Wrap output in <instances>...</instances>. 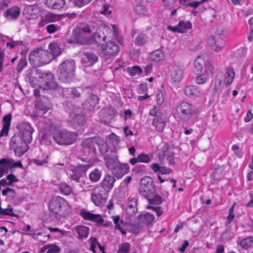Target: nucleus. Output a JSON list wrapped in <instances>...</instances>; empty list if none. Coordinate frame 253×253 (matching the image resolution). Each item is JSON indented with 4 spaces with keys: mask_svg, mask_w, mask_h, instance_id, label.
Instances as JSON below:
<instances>
[{
    "mask_svg": "<svg viewBox=\"0 0 253 253\" xmlns=\"http://www.w3.org/2000/svg\"><path fill=\"white\" fill-rule=\"evenodd\" d=\"M27 64V62L26 58L23 57L21 58L17 67L18 72H21Z\"/></svg>",
    "mask_w": 253,
    "mask_h": 253,
    "instance_id": "obj_51",
    "label": "nucleus"
},
{
    "mask_svg": "<svg viewBox=\"0 0 253 253\" xmlns=\"http://www.w3.org/2000/svg\"><path fill=\"white\" fill-rule=\"evenodd\" d=\"M56 17L55 15L51 13H48L42 17L39 25L40 26H43L45 24L48 22H51L55 21Z\"/></svg>",
    "mask_w": 253,
    "mask_h": 253,
    "instance_id": "obj_38",
    "label": "nucleus"
},
{
    "mask_svg": "<svg viewBox=\"0 0 253 253\" xmlns=\"http://www.w3.org/2000/svg\"><path fill=\"white\" fill-rule=\"evenodd\" d=\"M235 204H234L229 209V215L227 217V219L226 221V223H230L232 220L233 219L235 215L234 213V209L235 207Z\"/></svg>",
    "mask_w": 253,
    "mask_h": 253,
    "instance_id": "obj_55",
    "label": "nucleus"
},
{
    "mask_svg": "<svg viewBox=\"0 0 253 253\" xmlns=\"http://www.w3.org/2000/svg\"><path fill=\"white\" fill-rule=\"evenodd\" d=\"M106 191L100 186L94 187L91 193V199L97 206H101L106 201Z\"/></svg>",
    "mask_w": 253,
    "mask_h": 253,
    "instance_id": "obj_11",
    "label": "nucleus"
},
{
    "mask_svg": "<svg viewBox=\"0 0 253 253\" xmlns=\"http://www.w3.org/2000/svg\"><path fill=\"white\" fill-rule=\"evenodd\" d=\"M137 198L131 197L128 198V204L126 207V212L128 216H133L137 212Z\"/></svg>",
    "mask_w": 253,
    "mask_h": 253,
    "instance_id": "obj_21",
    "label": "nucleus"
},
{
    "mask_svg": "<svg viewBox=\"0 0 253 253\" xmlns=\"http://www.w3.org/2000/svg\"><path fill=\"white\" fill-rule=\"evenodd\" d=\"M89 168V165L80 166L78 167L75 170L72 171V174H71L72 179L79 182L81 176L84 174Z\"/></svg>",
    "mask_w": 253,
    "mask_h": 253,
    "instance_id": "obj_22",
    "label": "nucleus"
},
{
    "mask_svg": "<svg viewBox=\"0 0 253 253\" xmlns=\"http://www.w3.org/2000/svg\"><path fill=\"white\" fill-rule=\"evenodd\" d=\"M13 162V159L8 158L0 160V178L2 176L4 173H7L9 166L11 165Z\"/></svg>",
    "mask_w": 253,
    "mask_h": 253,
    "instance_id": "obj_28",
    "label": "nucleus"
},
{
    "mask_svg": "<svg viewBox=\"0 0 253 253\" xmlns=\"http://www.w3.org/2000/svg\"><path fill=\"white\" fill-rule=\"evenodd\" d=\"M50 215L56 218L66 216L70 211V207L63 198L53 197L48 205Z\"/></svg>",
    "mask_w": 253,
    "mask_h": 253,
    "instance_id": "obj_1",
    "label": "nucleus"
},
{
    "mask_svg": "<svg viewBox=\"0 0 253 253\" xmlns=\"http://www.w3.org/2000/svg\"><path fill=\"white\" fill-rule=\"evenodd\" d=\"M104 160L106 166L111 171L119 164L118 160L115 156L107 155L105 157Z\"/></svg>",
    "mask_w": 253,
    "mask_h": 253,
    "instance_id": "obj_26",
    "label": "nucleus"
},
{
    "mask_svg": "<svg viewBox=\"0 0 253 253\" xmlns=\"http://www.w3.org/2000/svg\"><path fill=\"white\" fill-rule=\"evenodd\" d=\"M46 29L48 33L52 34L57 31L59 27L54 24H50L46 26Z\"/></svg>",
    "mask_w": 253,
    "mask_h": 253,
    "instance_id": "obj_62",
    "label": "nucleus"
},
{
    "mask_svg": "<svg viewBox=\"0 0 253 253\" xmlns=\"http://www.w3.org/2000/svg\"><path fill=\"white\" fill-rule=\"evenodd\" d=\"M98 101V97L96 95L91 93L85 102L84 103V105L88 109H91L93 108L97 104Z\"/></svg>",
    "mask_w": 253,
    "mask_h": 253,
    "instance_id": "obj_31",
    "label": "nucleus"
},
{
    "mask_svg": "<svg viewBox=\"0 0 253 253\" xmlns=\"http://www.w3.org/2000/svg\"><path fill=\"white\" fill-rule=\"evenodd\" d=\"M167 118L165 115L161 114L159 117L154 119L153 125L156 127L159 131H162L165 127L167 122Z\"/></svg>",
    "mask_w": 253,
    "mask_h": 253,
    "instance_id": "obj_24",
    "label": "nucleus"
},
{
    "mask_svg": "<svg viewBox=\"0 0 253 253\" xmlns=\"http://www.w3.org/2000/svg\"><path fill=\"white\" fill-rule=\"evenodd\" d=\"M36 107L37 109L42 111L44 113L49 110L50 106L49 105L46 106L44 105L42 102L39 101L37 102Z\"/></svg>",
    "mask_w": 253,
    "mask_h": 253,
    "instance_id": "obj_54",
    "label": "nucleus"
},
{
    "mask_svg": "<svg viewBox=\"0 0 253 253\" xmlns=\"http://www.w3.org/2000/svg\"><path fill=\"white\" fill-rule=\"evenodd\" d=\"M154 191L153 180L150 177H143L140 183L139 192L142 196L146 197L152 194Z\"/></svg>",
    "mask_w": 253,
    "mask_h": 253,
    "instance_id": "obj_10",
    "label": "nucleus"
},
{
    "mask_svg": "<svg viewBox=\"0 0 253 253\" xmlns=\"http://www.w3.org/2000/svg\"><path fill=\"white\" fill-rule=\"evenodd\" d=\"M129 170V166L127 164H119L111 171L112 173L117 178L122 177Z\"/></svg>",
    "mask_w": 253,
    "mask_h": 253,
    "instance_id": "obj_20",
    "label": "nucleus"
},
{
    "mask_svg": "<svg viewBox=\"0 0 253 253\" xmlns=\"http://www.w3.org/2000/svg\"><path fill=\"white\" fill-rule=\"evenodd\" d=\"M116 179L113 175H106L101 183V188L106 192L110 191L114 186Z\"/></svg>",
    "mask_w": 253,
    "mask_h": 253,
    "instance_id": "obj_16",
    "label": "nucleus"
},
{
    "mask_svg": "<svg viewBox=\"0 0 253 253\" xmlns=\"http://www.w3.org/2000/svg\"><path fill=\"white\" fill-rule=\"evenodd\" d=\"M101 175V170L95 169L90 173L89 178L93 182H97L100 179Z\"/></svg>",
    "mask_w": 253,
    "mask_h": 253,
    "instance_id": "obj_40",
    "label": "nucleus"
},
{
    "mask_svg": "<svg viewBox=\"0 0 253 253\" xmlns=\"http://www.w3.org/2000/svg\"><path fill=\"white\" fill-rule=\"evenodd\" d=\"M32 75H36V78H39V82L41 83H44L46 86L45 88L46 89H52L57 86L56 83L54 81L53 76L50 73L42 74L39 70L32 72L29 75V80L31 83L35 85L37 83H34V81L32 79Z\"/></svg>",
    "mask_w": 253,
    "mask_h": 253,
    "instance_id": "obj_6",
    "label": "nucleus"
},
{
    "mask_svg": "<svg viewBox=\"0 0 253 253\" xmlns=\"http://www.w3.org/2000/svg\"><path fill=\"white\" fill-rule=\"evenodd\" d=\"M154 215L149 212H147L144 215H140L138 216V219L141 220L140 224H144L147 225L151 224L154 219Z\"/></svg>",
    "mask_w": 253,
    "mask_h": 253,
    "instance_id": "obj_34",
    "label": "nucleus"
},
{
    "mask_svg": "<svg viewBox=\"0 0 253 253\" xmlns=\"http://www.w3.org/2000/svg\"><path fill=\"white\" fill-rule=\"evenodd\" d=\"M208 78L207 76L203 74L197 77L196 79V82L198 84H202L207 82Z\"/></svg>",
    "mask_w": 253,
    "mask_h": 253,
    "instance_id": "obj_61",
    "label": "nucleus"
},
{
    "mask_svg": "<svg viewBox=\"0 0 253 253\" xmlns=\"http://www.w3.org/2000/svg\"><path fill=\"white\" fill-rule=\"evenodd\" d=\"M82 58L84 63L87 66L92 65L98 60L97 56L91 51L84 52Z\"/></svg>",
    "mask_w": 253,
    "mask_h": 253,
    "instance_id": "obj_25",
    "label": "nucleus"
},
{
    "mask_svg": "<svg viewBox=\"0 0 253 253\" xmlns=\"http://www.w3.org/2000/svg\"><path fill=\"white\" fill-rule=\"evenodd\" d=\"M52 136L55 141L61 145H68L74 143L77 140L76 133L65 129L55 128L52 132Z\"/></svg>",
    "mask_w": 253,
    "mask_h": 253,
    "instance_id": "obj_4",
    "label": "nucleus"
},
{
    "mask_svg": "<svg viewBox=\"0 0 253 253\" xmlns=\"http://www.w3.org/2000/svg\"><path fill=\"white\" fill-rule=\"evenodd\" d=\"M129 250V245L128 243H125L122 244L118 251V253H128Z\"/></svg>",
    "mask_w": 253,
    "mask_h": 253,
    "instance_id": "obj_50",
    "label": "nucleus"
},
{
    "mask_svg": "<svg viewBox=\"0 0 253 253\" xmlns=\"http://www.w3.org/2000/svg\"><path fill=\"white\" fill-rule=\"evenodd\" d=\"M103 54L106 55L114 56L119 51V45L113 41H109L101 46Z\"/></svg>",
    "mask_w": 253,
    "mask_h": 253,
    "instance_id": "obj_13",
    "label": "nucleus"
},
{
    "mask_svg": "<svg viewBox=\"0 0 253 253\" xmlns=\"http://www.w3.org/2000/svg\"><path fill=\"white\" fill-rule=\"evenodd\" d=\"M253 243V238L252 237H248L242 240L240 242V246L244 249H248L251 246Z\"/></svg>",
    "mask_w": 253,
    "mask_h": 253,
    "instance_id": "obj_45",
    "label": "nucleus"
},
{
    "mask_svg": "<svg viewBox=\"0 0 253 253\" xmlns=\"http://www.w3.org/2000/svg\"><path fill=\"white\" fill-rule=\"evenodd\" d=\"M149 203L151 205H160L162 203V199L160 196L156 195L152 199H149Z\"/></svg>",
    "mask_w": 253,
    "mask_h": 253,
    "instance_id": "obj_57",
    "label": "nucleus"
},
{
    "mask_svg": "<svg viewBox=\"0 0 253 253\" xmlns=\"http://www.w3.org/2000/svg\"><path fill=\"white\" fill-rule=\"evenodd\" d=\"M98 140V138L96 137L85 139L82 142V146L84 149H88V153L94 152Z\"/></svg>",
    "mask_w": 253,
    "mask_h": 253,
    "instance_id": "obj_18",
    "label": "nucleus"
},
{
    "mask_svg": "<svg viewBox=\"0 0 253 253\" xmlns=\"http://www.w3.org/2000/svg\"><path fill=\"white\" fill-rule=\"evenodd\" d=\"M191 28L192 24L189 22H184L183 21H180L178 24V33H184L187 30L191 29Z\"/></svg>",
    "mask_w": 253,
    "mask_h": 253,
    "instance_id": "obj_39",
    "label": "nucleus"
},
{
    "mask_svg": "<svg viewBox=\"0 0 253 253\" xmlns=\"http://www.w3.org/2000/svg\"><path fill=\"white\" fill-rule=\"evenodd\" d=\"M184 94L189 98H195L202 94V90L196 85H189L185 87Z\"/></svg>",
    "mask_w": 253,
    "mask_h": 253,
    "instance_id": "obj_17",
    "label": "nucleus"
},
{
    "mask_svg": "<svg viewBox=\"0 0 253 253\" xmlns=\"http://www.w3.org/2000/svg\"><path fill=\"white\" fill-rule=\"evenodd\" d=\"M201 42L199 40L198 41H192L190 45V49L192 50H196L200 45Z\"/></svg>",
    "mask_w": 253,
    "mask_h": 253,
    "instance_id": "obj_64",
    "label": "nucleus"
},
{
    "mask_svg": "<svg viewBox=\"0 0 253 253\" xmlns=\"http://www.w3.org/2000/svg\"><path fill=\"white\" fill-rule=\"evenodd\" d=\"M147 209H152L157 213L158 216H160L163 213V211L160 207H155L152 206H148L146 208Z\"/></svg>",
    "mask_w": 253,
    "mask_h": 253,
    "instance_id": "obj_60",
    "label": "nucleus"
},
{
    "mask_svg": "<svg viewBox=\"0 0 253 253\" xmlns=\"http://www.w3.org/2000/svg\"><path fill=\"white\" fill-rule=\"evenodd\" d=\"M40 66L49 63L53 59V55L47 50L39 48Z\"/></svg>",
    "mask_w": 253,
    "mask_h": 253,
    "instance_id": "obj_19",
    "label": "nucleus"
},
{
    "mask_svg": "<svg viewBox=\"0 0 253 253\" xmlns=\"http://www.w3.org/2000/svg\"><path fill=\"white\" fill-rule=\"evenodd\" d=\"M95 26L93 24L81 23L78 29H75L73 32L74 39L71 42H77L80 44H84L85 40L83 39L81 32L84 33H89L93 32V38L97 42H100L101 37L98 34L97 32H94L96 31Z\"/></svg>",
    "mask_w": 253,
    "mask_h": 253,
    "instance_id": "obj_2",
    "label": "nucleus"
},
{
    "mask_svg": "<svg viewBox=\"0 0 253 253\" xmlns=\"http://www.w3.org/2000/svg\"><path fill=\"white\" fill-rule=\"evenodd\" d=\"M36 231H37V230L34 229L31 230V232L28 233V234L30 236H32V237L35 239H38L42 242L43 241L44 242H45L46 241L44 240L43 239H42L41 238H39L38 237H36L37 235L41 236L42 235V232H39V233H37Z\"/></svg>",
    "mask_w": 253,
    "mask_h": 253,
    "instance_id": "obj_58",
    "label": "nucleus"
},
{
    "mask_svg": "<svg viewBox=\"0 0 253 253\" xmlns=\"http://www.w3.org/2000/svg\"><path fill=\"white\" fill-rule=\"evenodd\" d=\"M80 214L84 220L94 222L97 225H101L104 222L102 216L99 214H93L84 210H82L80 212Z\"/></svg>",
    "mask_w": 253,
    "mask_h": 253,
    "instance_id": "obj_14",
    "label": "nucleus"
},
{
    "mask_svg": "<svg viewBox=\"0 0 253 253\" xmlns=\"http://www.w3.org/2000/svg\"><path fill=\"white\" fill-rule=\"evenodd\" d=\"M142 70L138 66H133L128 69V73L131 76H134L135 75L140 74Z\"/></svg>",
    "mask_w": 253,
    "mask_h": 253,
    "instance_id": "obj_48",
    "label": "nucleus"
},
{
    "mask_svg": "<svg viewBox=\"0 0 253 253\" xmlns=\"http://www.w3.org/2000/svg\"><path fill=\"white\" fill-rule=\"evenodd\" d=\"M134 10L137 14L140 15H146L148 14L147 9L142 5H137Z\"/></svg>",
    "mask_w": 253,
    "mask_h": 253,
    "instance_id": "obj_46",
    "label": "nucleus"
},
{
    "mask_svg": "<svg viewBox=\"0 0 253 253\" xmlns=\"http://www.w3.org/2000/svg\"><path fill=\"white\" fill-rule=\"evenodd\" d=\"M174 154L173 152H169L167 155V160L169 165H173L174 164Z\"/></svg>",
    "mask_w": 253,
    "mask_h": 253,
    "instance_id": "obj_63",
    "label": "nucleus"
},
{
    "mask_svg": "<svg viewBox=\"0 0 253 253\" xmlns=\"http://www.w3.org/2000/svg\"><path fill=\"white\" fill-rule=\"evenodd\" d=\"M28 143L22 140L19 136L14 135L11 138L10 145L14 149L15 154L21 157L29 149Z\"/></svg>",
    "mask_w": 253,
    "mask_h": 253,
    "instance_id": "obj_7",
    "label": "nucleus"
},
{
    "mask_svg": "<svg viewBox=\"0 0 253 253\" xmlns=\"http://www.w3.org/2000/svg\"><path fill=\"white\" fill-rule=\"evenodd\" d=\"M39 11L37 6L28 5L24 10V13L26 14L29 18H34Z\"/></svg>",
    "mask_w": 253,
    "mask_h": 253,
    "instance_id": "obj_35",
    "label": "nucleus"
},
{
    "mask_svg": "<svg viewBox=\"0 0 253 253\" xmlns=\"http://www.w3.org/2000/svg\"><path fill=\"white\" fill-rule=\"evenodd\" d=\"M207 42L211 48L217 52L220 51L224 45L222 39L219 36L216 37L210 36L208 39Z\"/></svg>",
    "mask_w": 253,
    "mask_h": 253,
    "instance_id": "obj_15",
    "label": "nucleus"
},
{
    "mask_svg": "<svg viewBox=\"0 0 253 253\" xmlns=\"http://www.w3.org/2000/svg\"><path fill=\"white\" fill-rule=\"evenodd\" d=\"M76 64L72 60L64 61L58 67L59 79L64 82H69L74 76Z\"/></svg>",
    "mask_w": 253,
    "mask_h": 253,
    "instance_id": "obj_5",
    "label": "nucleus"
},
{
    "mask_svg": "<svg viewBox=\"0 0 253 253\" xmlns=\"http://www.w3.org/2000/svg\"><path fill=\"white\" fill-rule=\"evenodd\" d=\"M150 58L152 60L156 62L162 61L165 58V53L161 49L156 50L151 53Z\"/></svg>",
    "mask_w": 253,
    "mask_h": 253,
    "instance_id": "obj_36",
    "label": "nucleus"
},
{
    "mask_svg": "<svg viewBox=\"0 0 253 253\" xmlns=\"http://www.w3.org/2000/svg\"><path fill=\"white\" fill-rule=\"evenodd\" d=\"M138 160L141 163H148L150 162L152 159V156L151 155H148L145 153H142L138 156Z\"/></svg>",
    "mask_w": 253,
    "mask_h": 253,
    "instance_id": "obj_47",
    "label": "nucleus"
},
{
    "mask_svg": "<svg viewBox=\"0 0 253 253\" xmlns=\"http://www.w3.org/2000/svg\"><path fill=\"white\" fill-rule=\"evenodd\" d=\"M186 0H179V3L180 4L185 5L187 7L189 6L195 8H197L200 4H201L200 1H196L186 4Z\"/></svg>",
    "mask_w": 253,
    "mask_h": 253,
    "instance_id": "obj_52",
    "label": "nucleus"
},
{
    "mask_svg": "<svg viewBox=\"0 0 253 253\" xmlns=\"http://www.w3.org/2000/svg\"><path fill=\"white\" fill-rule=\"evenodd\" d=\"M49 48L51 52L50 53L53 55V58L54 56H58L60 54V49L57 43H50Z\"/></svg>",
    "mask_w": 253,
    "mask_h": 253,
    "instance_id": "obj_43",
    "label": "nucleus"
},
{
    "mask_svg": "<svg viewBox=\"0 0 253 253\" xmlns=\"http://www.w3.org/2000/svg\"><path fill=\"white\" fill-rule=\"evenodd\" d=\"M2 194L3 196L8 195V196L14 198L15 196V192L13 189L7 187L2 191Z\"/></svg>",
    "mask_w": 253,
    "mask_h": 253,
    "instance_id": "obj_53",
    "label": "nucleus"
},
{
    "mask_svg": "<svg viewBox=\"0 0 253 253\" xmlns=\"http://www.w3.org/2000/svg\"><path fill=\"white\" fill-rule=\"evenodd\" d=\"M235 77V73L231 68L227 69L226 75L225 77L224 83L226 85H229L232 83Z\"/></svg>",
    "mask_w": 253,
    "mask_h": 253,
    "instance_id": "obj_37",
    "label": "nucleus"
},
{
    "mask_svg": "<svg viewBox=\"0 0 253 253\" xmlns=\"http://www.w3.org/2000/svg\"><path fill=\"white\" fill-rule=\"evenodd\" d=\"M21 139L26 142L31 143L32 140V134L34 129L27 122H22L17 126Z\"/></svg>",
    "mask_w": 253,
    "mask_h": 253,
    "instance_id": "obj_9",
    "label": "nucleus"
},
{
    "mask_svg": "<svg viewBox=\"0 0 253 253\" xmlns=\"http://www.w3.org/2000/svg\"><path fill=\"white\" fill-rule=\"evenodd\" d=\"M73 230L77 232L80 239L87 238L89 233V228L83 225L75 226Z\"/></svg>",
    "mask_w": 253,
    "mask_h": 253,
    "instance_id": "obj_30",
    "label": "nucleus"
},
{
    "mask_svg": "<svg viewBox=\"0 0 253 253\" xmlns=\"http://www.w3.org/2000/svg\"><path fill=\"white\" fill-rule=\"evenodd\" d=\"M11 119V115L10 114H8L3 117L2 119V125L3 126H5L9 127Z\"/></svg>",
    "mask_w": 253,
    "mask_h": 253,
    "instance_id": "obj_56",
    "label": "nucleus"
},
{
    "mask_svg": "<svg viewBox=\"0 0 253 253\" xmlns=\"http://www.w3.org/2000/svg\"><path fill=\"white\" fill-rule=\"evenodd\" d=\"M59 188L60 191L66 195H69L73 192L72 187L65 183H61L59 186Z\"/></svg>",
    "mask_w": 253,
    "mask_h": 253,
    "instance_id": "obj_42",
    "label": "nucleus"
},
{
    "mask_svg": "<svg viewBox=\"0 0 253 253\" xmlns=\"http://www.w3.org/2000/svg\"><path fill=\"white\" fill-rule=\"evenodd\" d=\"M223 77L224 76L222 73H219L216 76L214 87V89L216 91H218L220 88V86L221 85L222 79Z\"/></svg>",
    "mask_w": 253,
    "mask_h": 253,
    "instance_id": "obj_44",
    "label": "nucleus"
},
{
    "mask_svg": "<svg viewBox=\"0 0 253 253\" xmlns=\"http://www.w3.org/2000/svg\"><path fill=\"white\" fill-rule=\"evenodd\" d=\"M147 42L146 36L144 34L139 33L135 38V43L138 46H142Z\"/></svg>",
    "mask_w": 253,
    "mask_h": 253,
    "instance_id": "obj_41",
    "label": "nucleus"
},
{
    "mask_svg": "<svg viewBox=\"0 0 253 253\" xmlns=\"http://www.w3.org/2000/svg\"><path fill=\"white\" fill-rule=\"evenodd\" d=\"M178 117L182 119H188L195 113L194 107L186 101H183L179 104L176 110Z\"/></svg>",
    "mask_w": 253,
    "mask_h": 253,
    "instance_id": "obj_8",
    "label": "nucleus"
},
{
    "mask_svg": "<svg viewBox=\"0 0 253 253\" xmlns=\"http://www.w3.org/2000/svg\"><path fill=\"white\" fill-rule=\"evenodd\" d=\"M0 214L1 215H10L11 216H17L16 214H15L13 212V209L11 208H9V206L8 208L6 209H2L1 211Z\"/></svg>",
    "mask_w": 253,
    "mask_h": 253,
    "instance_id": "obj_49",
    "label": "nucleus"
},
{
    "mask_svg": "<svg viewBox=\"0 0 253 253\" xmlns=\"http://www.w3.org/2000/svg\"><path fill=\"white\" fill-rule=\"evenodd\" d=\"M206 61L203 55H199L194 61L195 72L200 73L206 66Z\"/></svg>",
    "mask_w": 253,
    "mask_h": 253,
    "instance_id": "obj_29",
    "label": "nucleus"
},
{
    "mask_svg": "<svg viewBox=\"0 0 253 253\" xmlns=\"http://www.w3.org/2000/svg\"><path fill=\"white\" fill-rule=\"evenodd\" d=\"M39 58V49L33 51L29 55V62L34 67L40 66Z\"/></svg>",
    "mask_w": 253,
    "mask_h": 253,
    "instance_id": "obj_33",
    "label": "nucleus"
},
{
    "mask_svg": "<svg viewBox=\"0 0 253 253\" xmlns=\"http://www.w3.org/2000/svg\"><path fill=\"white\" fill-rule=\"evenodd\" d=\"M65 110L69 114L68 121L71 125L82 126L85 123V117L82 113L80 107L72 103H67Z\"/></svg>",
    "mask_w": 253,
    "mask_h": 253,
    "instance_id": "obj_3",
    "label": "nucleus"
},
{
    "mask_svg": "<svg viewBox=\"0 0 253 253\" xmlns=\"http://www.w3.org/2000/svg\"><path fill=\"white\" fill-rule=\"evenodd\" d=\"M19 8L14 6L8 9L4 13V15L8 19H13L17 18L19 16Z\"/></svg>",
    "mask_w": 253,
    "mask_h": 253,
    "instance_id": "obj_32",
    "label": "nucleus"
},
{
    "mask_svg": "<svg viewBox=\"0 0 253 253\" xmlns=\"http://www.w3.org/2000/svg\"><path fill=\"white\" fill-rule=\"evenodd\" d=\"M45 3L50 8L53 9H60L65 4V0H46Z\"/></svg>",
    "mask_w": 253,
    "mask_h": 253,
    "instance_id": "obj_27",
    "label": "nucleus"
},
{
    "mask_svg": "<svg viewBox=\"0 0 253 253\" xmlns=\"http://www.w3.org/2000/svg\"><path fill=\"white\" fill-rule=\"evenodd\" d=\"M82 91V89L80 87L66 88L63 90V94L66 97L79 98L81 95Z\"/></svg>",
    "mask_w": 253,
    "mask_h": 253,
    "instance_id": "obj_23",
    "label": "nucleus"
},
{
    "mask_svg": "<svg viewBox=\"0 0 253 253\" xmlns=\"http://www.w3.org/2000/svg\"><path fill=\"white\" fill-rule=\"evenodd\" d=\"M59 251V248L55 245H48V249L46 253H57Z\"/></svg>",
    "mask_w": 253,
    "mask_h": 253,
    "instance_id": "obj_59",
    "label": "nucleus"
},
{
    "mask_svg": "<svg viewBox=\"0 0 253 253\" xmlns=\"http://www.w3.org/2000/svg\"><path fill=\"white\" fill-rule=\"evenodd\" d=\"M185 71L184 68L180 65H173L170 70V78L174 83H180L184 78Z\"/></svg>",
    "mask_w": 253,
    "mask_h": 253,
    "instance_id": "obj_12",
    "label": "nucleus"
}]
</instances>
